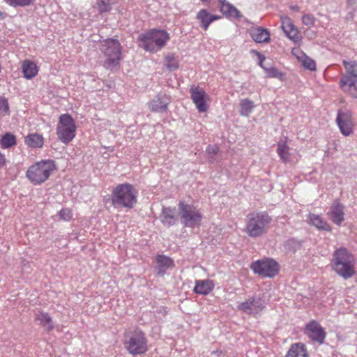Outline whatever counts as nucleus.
Returning a JSON list of instances; mask_svg holds the SVG:
<instances>
[{"label": "nucleus", "instance_id": "f257e3e1", "mask_svg": "<svg viewBox=\"0 0 357 357\" xmlns=\"http://www.w3.org/2000/svg\"><path fill=\"white\" fill-rule=\"evenodd\" d=\"M137 190L131 184H118L112 191L111 202L115 208H132L137 202Z\"/></svg>", "mask_w": 357, "mask_h": 357}, {"label": "nucleus", "instance_id": "f03ea898", "mask_svg": "<svg viewBox=\"0 0 357 357\" xmlns=\"http://www.w3.org/2000/svg\"><path fill=\"white\" fill-rule=\"evenodd\" d=\"M355 258L345 248L337 249L333 254V270L344 280L351 278L355 273Z\"/></svg>", "mask_w": 357, "mask_h": 357}, {"label": "nucleus", "instance_id": "7ed1b4c3", "mask_svg": "<svg viewBox=\"0 0 357 357\" xmlns=\"http://www.w3.org/2000/svg\"><path fill=\"white\" fill-rule=\"evenodd\" d=\"M138 45L149 52L162 50L170 40L169 33L164 29H152L138 36Z\"/></svg>", "mask_w": 357, "mask_h": 357}, {"label": "nucleus", "instance_id": "20e7f679", "mask_svg": "<svg viewBox=\"0 0 357 357\" xmlns=\"http://www.w3.org/2000/svg\"><path fill=\"white\" fill-rule=\"evenodd\" d=\"M122 47L119 40L113 38L105 40L100 47V51L104 54L105 60L103 66L110 70L118 68L121 60Z\"/></svg>", "mask_w": 357, "mask_h": 357}, {"label": "nucleus", "instance_id": "39448f33", "mask_svg": "<svg viewBox=\"0 0 357 357\" xmlns=\"http://www.w3.org/2000/svg\"><path fill=\"white\" fill-rule=\"evenodd\" d=\"M271 220L266 212L250 213L246 218L245 232L252 238L261 236L266 232Z\"/></svg>", "mask_w": 357, "mask_h": 357}, {"label": "nucleus", "instance_id": "423d86ee", "mask_svg": "<svg viewBox=\"0 0 357 357\" xmlns=\"http://www.w3.org/2000/svg\"><path fill=\"white\" fill-rule=\"evenodd\" d=\"M55 169L54 160H41L29 167L26 176L32 184L40 185L47 181Z\"/></svg>", "mask_w": 357, "mask_h": 357}, {"label": "nucleus", "instance_id": "0eeeda50", "mask_svg": "<svg viewBox=\"0 0 357 357\" xmlns=\"http://www.w3.org/2000/svg\"><path fill=\"white\" fill-rule=\"evenodd\" d=\"M178 215L183 226L189 228L199 227L203 219L199 208L184 201H181L178 204Z\"/></svg>", "mask_w": 357, "mask_h": 357}, {"label": "nucleus", "instance_id": "6e6552de", "mask_svg": "<svg viewBox=\"0 0 357 357\" xmlns=\"http://www.w3.org/2000/svg\"><path fill=\"white\" fill-rule=\"evenodd\" d=\"M346 73L340 81L342 89L350 94L353 98H357V62L343 61Z\"/></svg>", "mask_w": 357, "mask_h": 357}, {"label": "nucleus", "instance_id": "1a4fd4ad", "mask_svg": "<svg viewBox=\"0 0 357 357\" xmlns=\"http://www.w3.org/2000/svg\"><path fill=\"white\" fill-rule=\"evenodd\" d=\"M76 128L75 121L70 114H61L56 126L58 139L66 144H68L75 137Z\"/></svg>", "mask_w": 357, "mask_h": 357}, {"label": "nucleus", "instance_id": "9d476101", "mask_svg": "<svg viewBox=\"0 0 357 357\" xmlns=\"http://www.w3.org/2000/svg\"><path fill=\"white\" fill-rule=\"evenodd\" d=\"M125 347L132 355L144 354L147 349V340L144 333L141 331H135L126 336Z\"/></svg>", "mask_w": 357, "mask_h": 357}, {"label": "nucleus", "instance_id": "9b49d317", "mask_svg": "<svg viewBox=\"0 0 357 357\" xmlns=\"http://www.w3.org/2000/svg\"><path fill=\"white\" fill-rule=\"evenodd\" d=\"M251 269L264 277H274L278 273V263L271 259H265L254 261L250 265Z\"/></svg>", "mask_w": 357, "mask_h": 357}, {"label": "nucleus", "instance_id": "f8f14e48", "mask_svg": "<svg viewBox=\"0 0 357 357\" xmlns=\"http://www.w3.org/2000/svg\"><path fill=\"white\" fill-rule=\"evenodd\" d=\"M265 307L264 301L259 296H253L238 304V309L244 313L256 315Z\"/></svg>", "mask_w": 357, "mask_h": 357}, {"label": "nucleus", "instance_id": "ddd939ff", "mask_svg": "<svg viewBox=\"0 0 357 357\" xmlns=\"http://www.w3.org/2000/svg\"><path fill=\"white\" fill-rule=\"evenodd\" d=\"M336 121L342 135L349 136L353 133L354 123L350 111L346 109L339 110Z\"/></svg>", "mask_w": 357, "mask_h": 357}, {"label": "nucleus", "instance_id": "4468645a", "mask_svg": "<svg viewBox=\"0 0 357 357\" xmlns=\"http://www.w3.org/2000/svg\"><path fill=\"white\" fill-rule=\"evenodd\" d=\"M304 333L313 342L322 344L326 338V333L321 326L312 320L306 324Z\"/></svg>", "mask_w": 357, "mask_h": 357}, {"label": "nucleus", "instance_id": "2eb2a0df", "mask_svg": "<svg viewBox=\"0 0 357 357\" xmlns=\"http://www.w3.org/2000/svg\"><path fill=\"white\" fill-rule=\"evenodd\" d=\"M191 94V99L196 106V108L199 112H205L208 109V105L206 102V100L208 98V95L206 92L199 86L191 87L190 89Z\"/></svg>", "mask_w": 357, "mask_h": 357}, {"label": "nucleus", "instance_id": "dca6fc26", "mask_svg": "<svg viewBox=\"0 0 357 357\" xmlns=\"http://www.w3.org/2000/svg\"><path fill=\"white\" fill-rule=\"evenodd\" d=\"M169 101V97L165 93H159L149 102V107L154 112L162 113L166 112Z\"/></svg>", "mask_w": 357, "mask_h": 357}, {"label": "nucleus", "instance_id": "f3484780", "mask_svg": "<svg viewBox=\"0 0 357 357\" xmlns=\"http://www.w3.org/2000/svg\"><path fill=\"white\" fill-rule=\"evenodd\" d=\"M331 220L337 225H341L344 220V206L335 200L328 212Z\"/></svg>", "mask_w": 357, "mask_h": 357}, {"label": "nucleus", "instance_id": "a211bd4d", "mask_svg": "<svg viewBox=\"0 0 357 357\" xmlns=\"http://www.w3.org/2000/svg\"><path fill=\"white\" fill-rule=\"evenodd\" d=\"M155 263L157 275L160 276L164 275L168 268L174 266L172 259L163 255H158L155 257Z\"/></svg>", "mask_w": 357, "mask_h": 357}, {"label": "nucleus", "instance_id": "6ab92c4d", "mask_svg": "<svg viewBox=\"0 0 357 357\" xmlns=\"http://www.w3.org/2000/svg\"><path fill=\"white\" fill-rule=\"evenodd\" d=\"M175 213V208L163 207L160 214L162 223L167 227L175 225L178 222V217L176 215Z\"/></svg>", "mask_w": 357, "mask_h": 357}, {"label": "nucleus", "instance_id": "aec40b11", "mask_svg": "<svg viewBox=\"0 0 357 357\" xmlns=\"http://www.w3.org/2000/svg\"><path fill=\"white\" fill-rule=\"evenodd\" d=\"M197 19L199 22L200 26L206 31L213 22L220 19V16L211 15L206 10L202 9L197 14Z\"/></svg>", "mask_w": 357, "mask_h": 357}, {"label": "nucleus", "instance_id": "412c9836", "mask_svg": "<svg viewBox=\"0 0 357 357\" xmlns=\"http://www.w3.org/2000/svg\"><path fill=\"white\" fill-rule=\"evenodd\" d=\"M282 28L289 38L294 41L298 39V31L290 18L286 17L282 20Z\"/></svg>", "mask_w": 357, "mask_h": 357}, {"label": "nucleus", "instance_id": "4be33fe9", "mask_svg": "<svg viewBox=\"0 0 357 357\" xmlns=\"http://www.w3.org/2000/svg\"><path fill=\"white\" fill-rule=\"evenodd\" d=\"M251 38L258 43H267L270 40V33L267 29L261 27L252 29L250 31Z\"/></svg>", "mask_w": 357, "mask_h": 357}, {"label": "nucleus", "instance_id": "5701e85b", "mask_svg": "<svg viewBox=\"0 0 357 357\" xmlns=\"http://www.w3.org/2000/svg\"><path fill=\"white\" fill-rule=\"evenodd\" d=\"M285 357H308L305 345L301 342L292 344Z\"/></svg>", "mask_w": 357, "mask_h": 357}, {"label": "nucleus", "instance_id": "b1692460", "mask_svg": "<svg viewBox=\"0 0 357 357\" xmlns=\"http://www.w3.org/2000/svg\"><path fill=\"white\" fill-rule=\"evenodd\" d=\"M307 221L309 224L314 226L319 230H331V226L328 224V222L324 220L323 218L319 215L310 213L308 215Z\"/></svg>", "mask_w": 357, "mask_h": 357}, {"label": "nucleus", "instance_id": "393cba45", "mask_svg": "<svg viewBox=\"0 0 357 357\" xmlns=\"http://www.w3.org/2000/svg\"><path fill=\"white\" fill-rule=\"evenodd\" d=\"M214 288L213 282L210 280H197L194 287L196 294L202 295L208 294Z\"/></svg>", "mask_w": 357, "mask_h": 357}, {"label": "nucleus", "instance_id": "a878e982", "mask_svg": "<svg viewBox=\"0 0 357 357\" xmlns=\"http://www.w3.org/2000/svg\"><path fill=\"white\" fill-rule=\"evenodd\" d=\"M220 11L229 17L240 18L241 17L240 11L225 0L220 1Z\"/></svg>", "mask_w": 357, "mask_h": 357}, {"label": "nucleus", "instance_id": "bb28decb", "mask_svg": "<svg viewBox=\"0 0 357 357\" xmlns=\"http://www.w3.org/2000/svg\"><path fill=\"white\" fill-rule=\"evenodd\" d=\"M36 319L47 332L51 331L54 328L53 321L48 313L39 312L36 314Z\"/></svg>", "mask_w": 357, "mask_h": 357}, {"label": "nucleus", "instance_id": "cd10ccee", "mask_svg": "<svg viewBox=\"0 0 357 357\" xmlns=\"http://www.w3.org/2000/svg\"><path fill=\"white\" fill-rule=\"evenodd\" d=\"M24 76L26 79H31L38 74V67L36 63L30 61H24L22 66Z\"/></svg>", "mask_w": 357, "mask_h": 357}, {"label": "nucleus", "instance_id": "c85d7f7f", "mask_svg": "<svg viewBox=\"0 0 357 357\" xmlns=\"http://www.w3.org/2000/svg\"><path fill=\"white\" fill-rule=\"evenodd\" d=\"M25 143L32 148H40L43 145L44 140L41 135L33 133L26 137Z\"/></svg>", "mask_w": 357, "mask_h": 357}, {"label": "nucleus", "instance_id": "c756f323", "mask_svg": "<svg viewBox=\"0 0 357 357\" xmlns=\"http://www.w3.org/2000/svg\"><path fill=\"white\" fill-rule=\"evenodd\" d=\"M289 148L285 142L280 141L278 142L277 153L283 162L289 161Z\"/></svg>", "mask_w": 357, "mask_h": 357}, {"label": "nucleus", "instance_id": "7c9ffc66", "mask_svg": "<svg viewBox=\"0 0 357 357\" xmlns=\"http://www.w3.org/2000/svg\"><path fill=\"white\" fill-rule=\"evenodd\" d=\"M254 107V102L252 100L248 98L243 99L240 102V114L248 116L252 112Z\"/></svg>", "mask_w": 357, "mask_h": 357}, {"label": "nucleus", "instance_id": "2f4dec72", "mask_svg": "<svg viewBox=\"0 0 357 357\" xmlns=\"http://www.w3.org/2000/svg\"><path fill=\"white\" fill-rule=\"evenodd\" d=\"M259 59H260L259 66L264 69V70L266 73L267 77H274V78H280L282 77V73L276 68H274V67L267 68V67L263 66V61L265 59V57L263 55L259 54Z\"/></svg>", "mask_w": 357, "mask_h": 357}, {"label": "nucleus", "instance_id": "473e14b6", "mask_svg": "<svg viewBox=\"0 0 357 357\" xmlns=\"http://www.w3.org/2000/svg\"><path fill=\"white\" fill-rule=\"evenodd\" d=\"M16 144V137L10 133H6L2 136L0 140L1 146L3 149H8Z\"/></svg>", "mask_w": 357, "mask_h": 357}, {"label": "nucleus", "instance_id": "72a5a7b5", "mask_svg": "<svg viewBox=\"0 0 357 357\" xmlns=\"http://www.w3.org/2000/svg\"><path fill=\"white\" fill-rule=\"evenodd\" d=\"M165 65L168 70L174 71L178 68V63L174 54H168L165 57Z\"/></svg>", "mask_w": 357, "mask_h": 357}, {"label": "nucleus", "instance_id": "f704fd0d", "mask_svg": "<svg viewBox=\"0 0 357 357\" xmlns=\"http://www.w3.org/2000/svg\"><path fill=\"white\" fill-rule=\"evenodd\" d=\"M96 7L100 13L109 11L111 9L109 0H97Z\"/></svg>", "mask_w": 357, "mask_h": 357}, {"label": "nucleus", "instance_id": "c9c22d12", "mask_svg": "<svg viewBox=\"0 0 357 357\" xmlns=\"http://www.w3.org/2000/svg\"><path fill=\"white\" fill-rule=\"evenodd\" d=\"M207 154L208 155V158L211 162H213L215 160V155L219 151V147L214 144V145H208L206 150Z\"/></svg>", "mask_w": 357, "mask_h": 357}, {"label": "nucleus", "instance_id": "e433bc0d", "mask_svg": "<svg viewBox=\"0 0 357 357\" xmlns=\"http://www.w3.org/2000/svg\"><path fill=\"white\" fill-rule=\"evenodd\" d=\"M9 114V105L8 100L5 97H0V114L5 115Z\"/></svg>", "mask_w": 357, "mask_h": 357}, {"label": "nucleus", "instance_id": "4c0bfd02", "mask_svg": "<svg viewBox=\"0 0 357 357\" xmlns=\"http://www.w3.org/2000/svg\"><path fill=\"white\" fill-rule=\"evenodd\" d=\"M302 64L308 70H313L316 69V63L314 61L307 56H305L302 60Z\"/></svg>", "mask_w": 357, "mask_h": 357}, {"label": "nucleus", "instance_id": "58836bf2", "mask_svg": "<svg viewBox=\"0 0 357 357\" xmlns=\"http://www.w3.org/2000/svg\"><path fill=\"white\" fill-rule=\"evenodd\" d=\"M315 17L311 14H306L303 16V23L308 27L313 26L315 23Z\"/></svg>", "mask_w": 357, "mask_h": 357}, {"label": "nucleus", "instance_id": "ea45409f", "mask_svg": "<svg viewBox=\"0 0 357 357\" xmlns=\"http://www.w3.org/2000/svg\"><path fill=\"white\" fill-rule=\"evenodd\" d=\"M59 215L60 219L69 221L72 218L73 214L71 210L69 208H63L59 211Z\"/></svg>", "mask_w": 357, "mask_h": 357}, {"label": "nucleus", "instance_id": "a19ab883", "mask_svg": "<svg viewBox=\"0 0 357 357\" xmlns=\"http://www.w3.org/2000/svg\"><path fill=\"white\" fill-rule=\"evenodd\" d=\"M35 0H16L15 8L17 6L25 7L32 4Z\"/></svg>", "mask_w": 357, "mask_h": 357}, {"label": "nucleus", "instance_id": "79ce46f5", "mask_svg": "<svg viewBox=\"0 0 357 357\" xmlns=\"http://www.w3.org/2000/svg\"><path fill=\"white\" fill-rule=\"evenodd\" d=\"M287 247L289 250H290V248L292 247L293 250L295 251L296 248L300 247V244L294 239H290L287 242Z\"/></svg>", "mask_w": 357, "mask_h": 357}, {"label": "nucleus", "instance_id": "37998d69", "mask_svg": "<svg viewBox=\"0 0 357 357\" xmlns=\"http://www.w3.org/2000/svg\"><path fill=\"white\" fill-rule=\"evenodd\" d=\"M6 162L5 156L0 152V167H2Z\"/></svg>", "mask_w": 357, "mask_h": 357}, {"label": "nucleus", "instance_id": "c03bdc74", "mask_svg": "<svg viewBox=\"0 0 357 357\" xmlns=\"http://www.w3.org/2000/svg\"><path fill=\"white\" fill-rule=\"evenodd\" d=\"M6 3H8L9 6L15 7V1L16 0H3Z\"/></svg>", "mask_w": 357, "mask_h": 357}, {"label": "nucleus", "instance_id": "a18cd8bd", "mask_svg": "<svg viewBox=\"0 0 357 357\" xmlns=\"http://www.w3.org/2000/svg\"><path fill=\"white\" fill-rule=\"evenodd\" d=\"M6 14L0 10V20H2L5 17Z\"/></svg>", "mask_w": 357, "mask_h": 357}, {"label": "nucleus", "instance_id": "49530a36", "mask_svg": "<svg viewBox=\"0 0 357 357\" xmlns=\"http://www.w3.org/2000/svg\"><path fill=\"white\" fill-rule=\"evenodd\" d=\"M291 9L294 10V11H298V7L295 6H291Z\"/></svg>", "mask_w": 357, "mask_h": 357}]
</instances>
